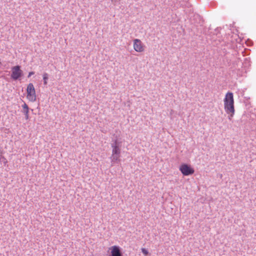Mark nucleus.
<instances>
[{
	"instance_id": "obj_1",
	"label": "nucleus",
	"mask_w": 256,
	"mask_h": 256,
	"mask_svg": "<svg viewBox=\"0 0 256 256\" xmlns=\"http://www.w3.org/2000/svg\"><path fill=\"white\" fill-rule=\"evenodd\" d=\"M224 102L225 112H233V111H234V99L232 92H228L226 94L224 100Z\"/></svg>"
},
{
	"instance_id": "obj_2",
	"label": "nucleus",
	"mask_w": 256,
	"mask_h": 256,
	"mask_svg": "<svg viewBox=\"0 0 256 256\" xmlns=\"http://www.w3.org/2000/svg\"><path fill=\"white\" fill-rule=\"evenodd\" d=\"M122 142L120 140H115L111 144L112 148V156L114 159L117 160L120 157Z\"/></svg>"
},
{
	"instance_id": "obj_3",
	"label": "nucleus",
	"mask_w": 256,
	"mask_h": 256,
	"mask_svg": "<svg viewBox=\"0 0 256 256\" xmlns=\"http://www.w3.org/2000/svg\"><path fill=\"white\" fill-rule=\"evenodd\" d=\"M26 98L31 102H34L36 100V90L34 84L30 83L26 88Z\"/></svg>"
},
{
	"instance_id": "obj_4",
	"label": "nucleus",
	"mask_w": 256,
	"mask_h": 256,
	"mask_svg": "<svg viewBox=\"0 0 256 256\" xmlns=\"http://www.w3.org/2000/svg\"><path fill=\"white\" fill-rule=\"evenodd\" d=\"M179 170L184 176L192 175L194 172V169L191 166L186 163H182L180 164Z\"/></svg>"
},
{
	"instance_id": "obj_5",
	"label": "nucleus",
	"mask_w": 256,
	"mask_h": 256,
	"mask_svg": "<svg viewBox=\"0 0 256 256\" xmlns=\"http://www.w3.org/2000/svg\"><path fill=\"white\" fill-rule=\"evenodd\" d=\"M146 48L144 44L140 39L135 38L133 40V48L136 52H143Z\"/></svg>"
},
{
	"instance_id": "obj_6",
	"label": "nucleus",
	"mask_w": 256,
	"mask_h": 256,
	"mask_svg": "<svg viewBox=\"0 0 256 256\" xmlns=\"http://www.w3.org/2000/svg\"><path fill=\"white\" fill-rule=\"evenodd\" d=\"M22 75V71L20 70V66H16L12 67L11 78L14 80L19 79Z\"/></svg>"
},
{
	"instance_id": "obj_7",
	"label": "nucleus",
	"mask_w": 256,
	"mask_h": 256,
	"mask_svg": "<svg viewBox=\"0 0 256 256\" xmlns=\"http://www.w3.org/2000/svg\"><path fill=\"white\" fill-rule=\"evenodd\" d=\"M110 254L109 256H123L121 248L119 246H114L110 248Z\"/></svg>"
},
{
	"instance_id": "obj_8",
	"label": "nucleus",
	"mask_w": 256,
	"mask_h": 256,
	"mask_svg": "<svg viewBox=\"0 0 256 256\" xmlns=\"http://www.w3.org/2000/svg\"><path fill=\"white\" fill-rule=\"evenodd\" d=\"M22 107L23 109L22 112L24 114L29 113V108L26 103L24 102Z\"/></svg>"
},
{
	"instance_id": "obj_9",
	"label": "nucleus",
	"mask_w": 256,
	"mask_h": 256,
	"mask_svg": "<svg viewBox=\"0 0 256 256\" xmlns=\"http://www.w3.org/2000/svg\"><path fill=\"white\" fill-rule=\"evenodd\" d=\"M42 78L44 85H46L48 80V74L46 72L42 74Z\"/></svg>"
},
{
	"instance_id": "obj_10",
	"label": "nucleus",
	"mask_w": 256,
	"mask_h": 256,
	"mask_svg": "<svg viewBox=\"0 0 256 256\" xmlns=\"http://www.w3.org/2000/svg\"><path fill=\"white\" fill-rule=\"evenodd\" d=\"M234 112H235V110L234 111H233V112H226L228 115V118L230 120H231L232 117L234 116Z\"/></svg>"
},
{
	"instance_id": "obj_11",
	"label": "nucleus",
	"mask_w": 256,
	"mask_h": 256,
	"mask_svg": "<svg viewBox=\"0 0 256 256\" xmlns=\"http://www.w3.org/2000/svg\"><path fill=\"white\" fill-rule=\"evenodd\" d=\"M142 252L143 254H144L145 256H148L149 254V252L148 250L145 248H142L141 249Z\"/></svg>"
},
{
	"instance_id": "obj_12",
	"label": "nucleus",
	"mask_w": 256,
	"mask_h": 256,
	"mask_svg": "<svg viewBox=\"0 0 256 256\" xmlns=\"http://www.w3.org/2000/svg\"><path fill=\"white\" fill-rule=\"evenodd\" d=\"M34 72H30L28 73V77L30 78L32 75L34 74Z\"/></svg>"
},
{
	"instance_id": "obj_13",
	"label": "nucleus",
	"mask_w": 256,
	"mask_h": 256,
	"mask_svg": "<svg viewBox=\"0 0 256 256\" xmlns=\"http://www.w3.org/2000/svg\"><path fill=\"white\" fill-rule=\"evenodd\" d=\"M26 120L29 119V113L24 114Z\"/></svg>"
},
{
	"instance_id": "obj_14",
	"label": "nucleus",
	"mask_w": 256,
	"mask_h": 256,
	"mask_svg": "<svg viewBox=\"0 0 256 256\" xmlns=\"http://www.w3.org/2000/svg\"><path fill=\"white\" fill-rule=\"evenodd\" d=\"M120 0H112V2H119Z\"/></svg>"
},
{
	"instance_id": "obj_15",
	"label": "nucleus",
	"mask_w": 256,
	"mask_h": 256,
	"mask_svg": "<svg viewBox=\"0 0 256 256\" xmlns=\"http://www.w3.org/2000/svg\"><path fill=\"white\" fill-rule=\"evenodd\" d=\"M8 162L7 160L4 161V164L6 165V163Z\"/></svg>"
}]
</instances>
